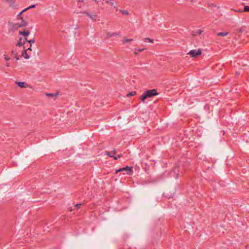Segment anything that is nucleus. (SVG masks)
I'll use <instances>...</instances> for the list:
<instances>
[{
    "mask_svg": "<svg viewBox=\"0 0 249 249\" xmlns=\"http://www.w3.org/2000/svg\"><path fill=\"white\" fill-rule=\"evenodd\" d=\"M156 96V89L147 90L144 92L140 97V99L143 103L150 101L152 98Z\"/></svg>",
    "mask_w": 249,
    "mask_h": 249,
    "instance_id": "obj_1",
    "label": "nucleus"
},
{
    "mask_svg": "<svg viewBox=\"0 0 249 249\" xmlns=\"http://www.w3.org/2000/svg\"><path fill=\"white\" fill-rule=\"evenodd\" d=\"M175 190L174 189H173L172 190L170 189H167L165 191V192L163 194V195L165 197L170 198L173 196L174 195L175 193Z\"/></svg>",
    "mask_w": 249,
    "mask_h": 249,
    "instance_id": "obj_2",
    "label": "nucleus"
},
{
    "mask_svg": "<svg viewBox=\"0 0 249 249\" xmlns=\"http://www.w3.org/2000/svg\"><path fill=\"white\" fill-rule=\"evenodd\" d=\"M202 52L201 49H198L197 50H191L189 53L188 54L193 57H196L198 55H199L201 54Z\"/></svg>",
    "mask_w": 249,
    "mask_h": 249,
    "instance_id": "obj_3",
    "label": "nucleus"
},
{
    "mask_svg": "<svg viewBox=\"0 0 249 249\" xmlns=\"http://www.w3.org/2000/svg\"><path fill=\"white\" fill-rule=\"evenodd\" d=\"M126 171L127 174H128L129 175L132 174L133 172H132V167H128V166H126L125 168H122L119 169L118 170H116L115 173L117 174L119 172H121V171Z\"/></svg>",
    "mask_w": 249,
    "mask_h": 249,
    "instance_id": "obj_4",
    "label": "nucleus"
},
{
    "mask_svg": "<svg viewBox=\"0 0 249 249\" xmlns=\"http://www.w3.org/2000/svg\"><path fill=\"white\" fill-rule=\"evenodd\" d=\"M83 13L86 14L93 21H96L98 18V16L96 14H91L87 12H84Z\"/></svg>",
    "mask_w": 249,
    "mask_h": 249,
    "instance_id": "obj_5",
    "label": "nucleus"
},
{
    "mask_svg": "<svg viewBox=\"0 0 249 249\" xmlns=\"http://www.w3.org/2000/svg\"><path fill=\"white\" fill-rule=\"evenodd\" d=\"M16 84L21 88H27L28 87L27 86L28 85L25 82H23L16 81Z\"/></svg>",
    "mask_w": 249,
    "mask_h": 249,
    "instance_id": "obj_6",
    "label": "nucleus"
},
{
    "mask_svg": "<svg viewBox=\"0 0 249 249\" xmlns=\"http://www.w3.org/2000/svg\"><path fill=\"white\" fill-rule=\"evenodd\" d=\"M27 41V39L26 38H25V40L22 41V38H20L18 41L16 45L18 46H21L25 43V41Z\"/></svg>",
    "mask_w": 249,
    "mask_h": 249,
    "instance_id": "obj_7",
    "label": "nucleus"
},
{
    "mask_svg": "<svg viewBox=\"0 0 249 249\" xmlns=\"http://www.w3.org/2000/svg\"><path fill=\"white\" fill-rule=\"evenodd\" d=\"M8 2L9 3L10 6L13 8H16L18 5L14 0H9Z\"/></svg>",
    "mask_w": 249,
    "mask_h": 249,
    "instance_id": "obj_8",
    "label": "nucleus"
},
{
    "mask_svg": "<svg viewBox=\"0 0 249 249\" xmlns=\"http://www.w3.org/2000/svg\"><path fill=\"white\" fill-rule=\"evenodd\" d=\"M22 56L25 59H29L30 56L27 53V50H24L22 53Z\"/></svg>",
    "mask_w": 249,
    "mask_h": 249,
    "instance_id": "obj_9",
    "label": "nucleus"
},
{
    "mask_svg": "<svg viewBox=\"0 0 249 249\" xmlns=\"http://www.w3.org/2000/svg\"><path fill=\"white\" fill-rule=\"evenodd\" d=\"M19 34L20 35H22L25 36H27L29 35L30 34V32H28V31H19Z\"/></svg>",
    "mask_w": 249,
    "mask_h": 249,
    "instance_id": "obj_10",
    "label": "nucleus"
},
{
    "mask_svg": "<svg viewBox=\"0 0 249 249\" xmlns=\"http://www.w3.org/2000/svg\"><path fill=\"white\" fill-rule=\"evenodd\" d=\"M119 36V33H108L107 34V37H112V36Z\"/></svg>",
    "mask_w": 249,
    "mask_h": 249,
    "instance_id": "obj_11",
    "label": "nucleus"
},
{
    "mask_svg": "<svg viewBox=\"0 0 249 249\" xmlns=\"http://www.w3.org/2000/svg\"><path fill=\"white\" fill-rule=\"evenodd\" d=\"M203 32V31L201 30H198L196 31L193 34V36H196V35H200L201 34V33Z\"/></svg>",
    "mask_w": 249,
    "mask_h": 249,
    "instance_id": "obj_12",
    "label": "nucleus"
},
{
    "mask_svg": "<svg viewBox=\"0 0 249 249\" xmlns=\"http://www.w3.org/2000/svg\"><path fill=\"white\" fill-rule=\"evenodd\" d=\"M217 36H225L228 35V32H219L217 34Z\"/></svg>",
    "mask_w": 249,
    "mask_h": 249,
    "instance_id": "obj_13",
    "label": "nucleus"
},
{
    "mask_svg": "<svg viewBox=\"0 0 249 249\" xmlns=\"http://www.w3.org/2000/svg\"><path fill=\"white\" fill-rule=\"evenodd\" d=\"M136 94V91H132V92L129 93L126 96L127 97L133 96L135 95Z\"/></svg>",
    "mask_w": 249,
    "mask_h": 249,
    "instance_id": "obj_14",
    "label": "nucleus"
},
{
    "mask_svg": "<svg viewBox=\"0 0 249 249\" xmlns=\"http://www.w3.org/2000/svg\"><path fill=\"white\" fill-rule=\"evenodd\" d=\"M21 19H22V23L20 24V25H19V27H21V26H25L26 25L27 23L26 22L23 20L22 19V18H21Z\"/></svg>",
    "mask_w": 249,
    "mask_h": 249,
    "instance_id": "obj_15",
    "label": "nucleus"
},
{
    "mask_svg": "<svg viewBox=\"0 0 249 249\" xmlns=\"http://www.w3.org/2000/svg\"><path fill=\"white\" fill-rule=\"evenodd\" d=\"M35 6H36L35 5H32L30 6L29 7H27L26 8H25L24 9V11H27L28 10H29L30 9L35 8Z\"/></svg>",
    "mask_w": 249,
    "mask_h": 249,
    "instance_id": "obj_16",
    "label": "nucleus"
},
{
    "mask_svg": "<svg viewBox=\"0 0 249 249\" xmlns=\"http://www.w3.org/2000/svg\"><path fill=\"white\" fill-rule=\"evenodd\" d=\"M132 40H133V39L125 38L124 39V41L125 43L130 42L132 41Z\"/></svg>",
    "mask_w": 249,
    "mask_h": 249,
    "instance_id": "obj_17",
    "label": "nucleus"
},
{
    "mask_svg": "<svg viewBox=\"0 0 249 249\" xmlns=\"http://www.w3.org/2000/svg\"><path fill=\"white\" fill-rule=\"evenodd\" d=\"M122 156H123L122 154H121L118 155L116 157H113V159H114V160H116L118 158H120L122 157Z\"/></svg>",
    "mask_w": 249,
    "mask_h": 249,
    "instance_id": "obj_18",
    "label": "nucleus"
},
{
    "mask_svg": "<svg viewBox=\"0 0 249 249\" xmlns=\"http://www.w3.org/2000/svg\"><path fill=\"white\" fill-rule=\"evenodd\" d=\"M147 40H148L149 42H151V43H153L154 42V40H152L150 38H145L144 39V41H146Z\"/></svg>",
    "mask_w": 249,
    "mask_h": 249,
    "instance_id": "obj_19",
    "label": "nucleus"
},
{
    "mask_svg": "<svg viewBox=\"0 0 249 249\" xmlns=\"http://www.w3.org/2000/svg\"><path fill=\"white\" fill-rule=\"evenodd\" d=\"M244 11L245 12H249V7L248 6H245L244 7Z\"/></svg>",
    "mask_w": 249,
    "mask_h": 249,
    "instance_id": "obj_20",
    "label": "nucleus"
},
{
    "mask_svg": "<svg viewBox=\"0 0 249 249\" xmlns=\"http://www.w3.org/2000/svg\"><path fill=\"white\" fill-rule=\"evenodd\" d=\"M11 53H12V54L13 55H14L15 56H18V53L16 52H15V51L12 50Z\"/></svg>",
    "mask_w": 249,
    "mask_h": 249,
    "instance_id": "obj_21",
    "label": "nucleus"
},
{
    "mask_svg": "<svg viewBox=\"0 0 249 249\" xmlns=\"http://www.w3.org/2000/svg\"><path fill=\"white\" fill-rule=\"evenodd\" d=\"M106 2L107 3H109L112 6L114 5V3L113 2H112V1H109L108 0H107Z\"/></svg>",
    "mask_w": 249,
    "mask_h": 249,
    "instance_id": "obj_22",
    "label": "nucleus"
},
{
    "mask_svg": "<svg viewBox=\"0 0 249 249\" xmlns=\"http://www.w3.org/2000/svg\"><path fill=\"white\" fill-rule=\"evenodd\" d=\"M25 11H24V9H23L21 12H20L19 13V14L18 15V17H20L21 16V15H22V14L24 12H25Z\"/></svg>",
    "mask_w": 249,
    "mask_h": 249,
    "instance_id": "obj_23",
    "label": "nucleus"
},
{
    "mask_svg": "<svg viewBox=\"0 0 249 249\" xmlns=\"http://www.w3.org/2000/svg\"><path fill=\"white\" fill-rule=\"evenodd\" d=\"M4 58L7 61H8L10 60V57H9L8 56H6L5 54L4 55Z\"/></svg>",
    "mask_w": 249,
    "mask_h": 249,
    "instance_id": "obj_24",
    "label": "nucleus"
},
{
    "mask_svg": "<svg viewBox=\"0 0 249 249\" xmlns=\"http://www.w3.org/2000/svg\"><path fill=\"white\" fill-rule=\"evenodd\" d=\"M28 42H29L30 44L31 43H35V40L34 39H31V40H30L29 41H27Z\"/></svg>",
    "mask_w": 249,
    "mask_h": 249,
    "instance_id": "obj_25",
    "label": "nucleus"
},
{
    "mask_svg": "<svg viewBox=\"0 0 249 249\" xmlns=\"http://www.w3.org/2000/svg\"><path fill=\"white\" fill-rule=\"evenodd\" d=\"M81 205V203H79V204H76L75 206V207H76L77 208H79Z\"/></svg>",
    "mask_w": 249,
    "mask_h": 249,
    "instance_id": "obj_26",
    "label": "nucleus"
},
{
    "mask_svg": "<svg viewBox=\"0 0 249 249\" xmlns=\"http://www.w3.org/2000/svg\"><path fill=\"white\" fill-rule=\"evenodd\" d=\"M107 155H108L109 156H110V157H113V155L111 154V153L107 152Z\"/></svg>",
    "mask_w": 249,
    "mask_h": 249,
    "instance_id": "obj_27",
    "label": "nucleus"
},
{
    "mask_svg": "<svg viewBox=\"0 0 249 249\" xmlns=\"http://www.w3.org/2000/svg\"><path fill=\"white\" fill-rule=\"evenodd\" d=\"M47 95L52 97H53L54 96L53 94H48Z\"/></svg>",
    "mask_w": 249,
    "mask_h": 249,
    "instance_id": "obj_28",
    "label": "nucleus"
},
{
    "mask_svg": "<svg viewBox=\"0 0 249 249\" xmlns=\"http://www.w3.org/2000/svg\"><path fill=\"white\" fill-rule=\"evenodd\" d=\"M144 49H139L138 50V51L141 52H142L143 50H144Z\"/></svg>",
    "mask_w": 249,
    "mask_h": 249,
    "instance_id": "obj_29",
    "label": "nucleus"
},
{
    "mask_svg": "<svg viewBox=\"0 0 249 249\" xmlns=\"http://www.w3.org/2000/svg\"><path fill=\"white\" fill-rule=\"evenodd\" d=\"M15 58L18 60L19 59V57L18 56H15Z\"/></svg>",
    "mask_w": 249,
    "mask_h": 249,
    "instance_id": "obj_30",
    "label": "nucleus"
},
{
    "mask_svg": "<svg viewBox=\"0 0 249 249\" xmlns=\"http://www.w3.org/2000/svg\"><path fill=\"white\" fill-rule=\"evenodd\" d=\"M112 153L113 154H116V150H114L113 151H112Z\"/></svg>",
    "mask_w": 249,
    "mask_h": 249,
    "instance_id": "obj_31",
    "label": "nucleus"
},
{
    "mask_svg": "<svg viewBox=\"0 0 249 249\" xmlns=\"http://www.w3.org/2000/svg\"><path fill=\"white\" fill-rule=\"evenodd\" d=\"M123 13H124V14H126V15H127V14H128V13H127V12H125V11H124V12H123Z\"/></svg>",
    "mask_w": 249,
    "mask_h": 249,
    "instance_id": "obj_32",
    "label": "nucleus"
},
{
    "mask_svg": "<svg viewBox=\"0 0 249 249\" xmlns=\"http://www.w3.org/2000/svg\"><path fill=\"white\" fill-rule=\"evenodd\" d=\"M27 50H31V51L32 50L31 48V47L29 48Z\"/></svg>",
    "mask_w": 249,
    "mask_h": 249,
    "instance_id": "obj_33",
    "label": "nucleus"
},
{
    "mask_svg": "<svg viewBox=\"0 0 249 249\" xmlns=\"http://www.w3.org/2000/svg\"><path fill=\"white\" fill-rule=\"evenodd\" d=\"M134 53H135V54H138V52H136V51H135V52H134Z\"/></svg>",
    "mask_w": 249,
    "mask_h": 249,
    "instance_id": "obj_34",
    "label": "nucleus"
},
{
    "mask_svg": "<svg viewBox=\"0 0 249 249\" xmlns=\"http://www.w3.org/2000/svg\"><path fill=\"white\" fill-rule=\"evenodd\" d=\"M6 66H7V67H9V66H10L9 64H6Z\"/></svg>",
    "mask_w": 249,
    "mask_h": 249,
    "instance_id": "obj_35",
    "label": "nucleus"
},
{
    "mask_svg": "<svg viewBox=\"0 0 249 249\" xmlns=\"http://www.w3.org/2000/svg\"><path fill=\"white\" fill-rule=\"evenodd\" d=\"M83 0H79V1H83Z\"/></svg>",
    "mask_w": 249,
    "mask_h": 249,
    "instance_id": "obj_36",
    "label": "nucleus"
}]
</instances>
